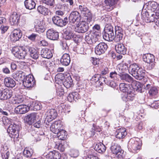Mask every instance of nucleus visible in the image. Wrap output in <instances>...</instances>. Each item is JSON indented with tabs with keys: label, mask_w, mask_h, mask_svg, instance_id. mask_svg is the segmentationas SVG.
<instances>
[{
	"label": "nucleus",
	"mask_w": 159,
	"mask_h": 159,
	"mask_svg": "<svg viewBox=\"0 0 159 159\" xmlns=\"http://www.w3.org/2000/svg\"><path fill=\"white\" fill-rule=\"evenodd\" d=\"M134 98V94L132 92H127L122 97V98L124 101H132Z\"/></svg>",
	"instance_id": "nucleus-32"
},
{
	"label": "nucleus",
	"mask_w": 159,
	"mask_h": 159,
	"mask_svg": "<svg viewBox=\"0 0 159 159\" xmlns=\"http://www.w3.org/2000/svg\"><path fill=\"white\" fill-rule=\"evenodd\" d=\"M56 93L57 96L61 97L63 96L64 93V90L61 88V87L59 86L57 89Z\"/></svg>",
	"instance_id": "nucleus-56"
},
{
	"label": "nucleus",
	"mask_w": 159,
	"mask_h": 159,
	"mask_svg": "<svg viewBox=\"0 0 159 159\" xmlns=\"http://www.w3.org/2000/svg\"><path fill=\"white\" fill-rule=\"evenodd\" d=\"M24 73L21 71H17L12 75L14 79L18 81L22 80L23 76H24Z\"/></svg>",
	"instance_id": "nucleus-36"
},
{
	"label": "nucleus",
	"mask_w": 159,
	"mask_h": 159,
	"mask_svg": "<svg viewBox=\"0 0 159 159\" xmlns=\"http://www.w3.org/2000/svg\"><path fill=\"white\" fill-rule=\"evenodd\" d=\"M93 33H87L85 34V40L89 44H92V40H91V38H93Z\"/></svg>",
	"instance_id": "nucleus-46"
},
{
	"label": "nucleus",
	"mask_w": 159,
	"mask_h": 159,
	"mask_svg": "<svg viewBox=\"0 0 159 159\" xmlns=\"http://www.w3.org/2000/svg\"><path fill=\"white\" fill-rule=\"evenodd\" d=\"M70 155L72 157H76L79 155V152L77 150L71 149L70 150Z\"/></svg>",
	"instance_id": "nucleus-55"
},
{
	"label": "nucleus",
	"mask_w": 159,
	"mask_h": 159,
	"mask_svg": "<svg viewBox=\"0 0 159 159\" xmlns=\"http://www.w3.org/2000/svg\"><path fill=\"white\" fill-rule=\"evenodd\" d=\"M145 75V70L141 67L139 68L136 72L133 75L135 79L138 80H141L143 79Z\"/></svg>",
	"instance_id": "nucleus-22"
},
{
	"label": "nucleus",
	"mask_w": 159,
	"mask_h": 159,
	"mask_svg": "<svg viewBox=\"0 0 159 159\" xmlns=\"http://www.w3.org/2000/svg\"><path fill=\"white\" fill-rule=\"evenodd\" d=\"M23 154L24 156L27 157H30L32 155V153L30 151L25 149L23 152Z\"/></svg>",
	"instance_id": "nucleus-59"
},
{
	"label": "nucleus",
	"mask_w": 159,
	"mask_h": 159,
	"mask_svg": "<svg viewBox=\"0 0 159 159\" xmlns=\"http://www.w3.org/2000/svg\"><path fill=\"white\" fill-rule=\"evenodd\" d=\"M111 149L113 153L115 154V157L121 159L124 157L123 151L121 149L120 146L116 143H112Z\"/></svg>",
	"instance_id": "nucleus-5"
},
{
	"label": "nucleus",
	"mask_w": 159,
	"mask_h": 159,
	"mask_svg": "<svg viewBox=\"0 0 159 159\" xmlns=\"http://www.w3.org/2000/svg\"><path fill=\"white\" fill-rule=\"evenodd\" d=\"M24 4L25 7L30 10L34 8L36 6L35 3L33 0H26Z\"/></svg>",
	"instance_id": "nucleus-35"
},
{
	"label": "nucleus",
	"mask_w": 159,
	"mask_h": 159,
	"mask_svg": "<svg viewBox=\"0 0 159 159\" xmlns=\"http://www.w3.org/2000/svg\"><path fill=\"white\" fill-rule=\"evenodd\" d=\"M143 87V85L140 83L136 82L134 89L138 92L142 93L144 91V89L142 88Z\"/></svg>",
	"instance_id": "nucleus-42"
},
{
	"label": "nucleus",
	"mask_w": 159,
	"mask_h": 159,
	"mask_svg": "<svg viewBox=\"0 0 159 159\" xmlns=\"http://www.w3.org/2000/svg\"><path fill=\"white\" fill-rule=\"evenodd\" d=\"M94 149L98 152L101 153L105 152L106 147L102 143H100L96 144Z\"/></svg>",
	"instance_id": "nucleus-34"
},
{
	"label": "nucleus",
	"mask_w": 159,
	"mask_h": 159,
	"mask_svg": "<svg viewBox=\"0 0 159 159\" xmlns=\"http://www.w3.org/2000/svg\"><path fill=\"white\" fill-rule=\"evenodd\" d=\"M81 21L75 23L76 26L75 27V31L79 33H84L87 31L89 29V24L91 25L92 21L88 23V20Z\"/></svg>",
	"instance_id": "nucleus-3"
},
{
	"label": "nucleus",
	"mask_w": 159,
	"mask_h": 159,
	"mask_svg": "<svg viewBox=\"0 0 159 159\" xmlns=\"http://www.w3.org/2000/svg\"><path fill=\"white\" fill-rule=\"evenodd\" d=\"M116 81V80H115L108 81L107 79H105L104 80V81L105 83H106L108 85L112 88L115 87L117 85Z\"/></svg>",
	"instance_id": "nucleus-48"
},
{
	"label": "nucleus",
	"mask_w": 159,
	"mask_h": 159,
	"mask_svg": "<svg viewBox=\"0 0 159 159\" xmlns=\"http://www.w3.org/2000/svg\"><path fill=\"white\" fill-rule=\"evenodd\" d=\"M57 116V113L56 111L53 109L50 110L49 114L47 116L48 118H50L51 121L53 119L56 118Z\"/></svg>",
	"instance_id": "nucleus-41"
},
{
	"label": "nucleus",
	"mask_w": 159,
	"mask_h": 159,
	"mask_svg": "<svg viewBox=\"0 0 159 159\" xmlns=\"http://www.w3.org/2000/svg\"><path fill=\"white\" fill-rule=\"evenodd\" d=\"M103 38L106 40L112 41L115 39V35L113 32V27L110 25H107L103 34Z\"/></svg>",
	"instance_id": "nucleus-4"
},
{
	"label": "nucleus",
	"mask_w": 159,
	"mask_h": 159,
	"mask_svg": "<svg viewBox=\"0 0 159 159\" xmlns=\"http://www.w3.org/2000/svg\"><path fill=\"white\" fill-rule=\"evenodd\" d=\"M55 147L61 152L64 151L65 150V146L61 143L56 144Z\"/></svg>",
	"instance_id": "nucleus-54"
},
{
	"label": "nucleus",
	"mask_w": 159,
	"mask_h": 159,
	"mask_svg": "<svg viewBox=\"0 0 159 159\" xmlns=\"http://www.w3.org/2000/svg\"><path fill=\"white\" fill-rule=\"evenodd\" d=\"M22 36V33L21 30L19 29L14 30L12 32V37L13 40L16 41L19 40Z\"/></svg>",
	"instance_id": "nucleus-28"
},
{
	"label": "nucleus",
	"mask_w": 159,
	"mask_h": 159,
	"mask_svg": "<svg viewBox=\"0 0 159 159\" xmlns=\"http://www.w3.org/2000/svg\"><path fill=\"white\" fill-rule=\"evenodd\" d=\"M148 93L150 95L152 96H154L158 93V90L156 87H151L149 90Z\"/></svg>",
	"instance_id": "nucleus-49"
},
{
	"label": "nucleus",
	"mask_w": 159,
	"mask_h": 159,
	"mask_svg": "<svg viewBox=\"0 0 159 159\" xmlns=\"http://www.w3.org/2000/svg\"><path fill=\"white\" fill-rule=\"evenodd\" d=\"M70 61V58L69 54H64L60 59L61 63L63 66H68Z\"/></svg>",
	"instance_id": "nucleus-24"
},
{
	"label": "nucleus",
	"mask_w": 159,
	"mask_h": 159,
	"mask_svg": "<svg viewBox=\"0 0 159 159\" xmlns=\"http://www.w3.org/2000/svg\"><path fill=\"white\" fill-rule=\"evenodd\" d=\"M64 76L62 74H58L55 77V82L56 83L59 84L63 82V79L64 78Z\"/></svg>",
	"instance_id": "nucleus-45"
},
{
	"label": "nucleus",
	"mask_w": 159,
	"mask_h": 159,
	"mask_svg": "<svg viewBox=\"0 0 159 159\" xmlns=\"http://www.w3.org/2000/svg\"><path fill=\"white\" fill-rule=\"evenodd\" d=\"M118 76L117 73L115 71L111 72L110 74V77L114 80H117Z\"/></svg>",
	"instance_id": "nucleus-58"
},
{
	"label": "nucleus",
	"mask_w": 159,
	"mask_h": 159,
	"mask_svg": "<svg viewBox=\"0 0 159 159\" xmlns=\"http://www.w3.org/2000/svg\"><path fill=\"white\" fill-rule=\"evenodd\" d=\"M109 72V70L107 67H103L101 70V74L102 75H105Z\"/></svg>",
	"instance_id": "nucleus-63"
},
{
	"label": "nucleus",
	"mask_w": 159,
	"mask_h": 159,
	"mask_svg": "<svg viewBox=\"0 0 159 159\" xmlns=\"http://www.w3.org/2000/svg\"><path fill=\"white\" fill-rule=\"evenodd\" d=\"M61 126L60 121H56L52 124L50 127V130L53 133L56 134L60 129Z\"/></svg>",
	"instance_id": "nucleus-20"
},
{
	"label": "nucleus",
	"mask_w": 159,
	"mask_h": 159,
	"mask_svg": "<svg viewBox=\"0 0 159 159\" xmlns=\"http://www.w3.org/2000/svg\"><path fill=\"white\" fill-rule=\"evenodd\" d=\"M30 110V107L25 105H20L15 109V111L16 114H24Z\"/></svg>",
	"instance_id": "nucleus-16"
},
{
	"label": "nucleus",
	"mask_w": 159,
	"mask_h": 159,
	"mask_svg": "<svg viewBox=\"0 0 159 159\" xmlns=\"http://www.w3.org/2000/svg\"><path fill=\"white\" fill-rule=\"evenodd\" d=\"M26 48L27 51L28 50L30 52L31 57L34 59H37L38 58L39 54L35 49L29 46H26Z\"/></svg>",
	"instance_id": "nucleus-31"
},
{
	"label": "nucleus",
	"mask_w": 159,
	"mask_h": 159,
	"mask_svg": "<svg viewBox=\"0 0 159 159\" xmlns=\"http://www.w3.org/2000/svg\"><path fill=\"white\" fill-rule=\"evenodd\" d=\"M121 69V71L120 72V74L119 75L121 80L123 81L128 82L129 83L132 82L133 80V78L128 74H121L120 72H123L124 71V70L122 68Z\"/></svg>",
	"instance_id": "nucleus-23"
},
{
	"label": "nucleus",
	"mask_w": 159,
	"mask_h": 159,
	"mask_svg": "<svg viewBox=\"0 0 159 159\" xmlns=\"http://www.w3.org/2000/svg\"><path fill=\"white\" fill-rule=\"evenodd\" d=\"M37 34H36L33 33L28 37L29 39L32 41H35L36 37L37 36Z\"/></svg>",
	"instance_id": "nucleus-61"
},
{
	"label": "nucleus",
	"mask_w": 159,
	"mask_h": 159,
	"mask_svg": "<svg viewBox=\"0 0 159 159\" xmlns=\"http://www.w3.org/2000/svg\"><path fill=\"white\" fill-rule=\"evenodd\" d=\"M141 68V67L139 66L138 64L136 63H133L129 65V72L133 76L135 72H136L138 69Z\"/></svg>",
	"instance_id": "nucleus-33"
},
{
	"label": "nucleus",
	"mask_w": 159,
	"mask_h": 159,
	"mask_svg": "<svg viewBox=\"0 0 159 159\" xmlns=\"http://www.w3.org/2000/svg\"><path fill=\"white\" fill-rule=\"evenodd\" d=\"M12 95V92L8 89H5L2 91H0V99L6 100L10 98Z\"/></svg>",
	"instance_id": "nucleus-15"
},
{
	"label": "nucleus",
	"mask_w": 159,
	"mask_h": 159,
	"mask_svg": "<svg viewBox=\"0 0 159 159\" xmlns=\"http://www.w3.org/2000/svg\"><path fill=\"white\" fill-rule=\"evenodd\" d=\"M46 36L48 38L52 40H57L59 38L58 33L52 29L48 30L46 32Z\"/></svg>",
	"instance_id": "nucleus-17"
},
{
	"label": "nucleus",
	"mask_w": 159,
	"mask_h": 159,
	"mask_svg": "<svg viewBox=\"0 0 159 159\" xmlns=\"http://www.w3.org/2000/svg\"><path fill=\"white\" fill-rule=\"evenodd\" d=\"M80 98V96L77 92H74L69 93L67 97L68 101L71 102L73 101H75Z\"/></svg>",
	"instance_id": "nucleus-29"
},
{
	"label": "nucleus",
	"mask_w": 159,
	"mask_h": 159,
	"mask_svg": "<svg viewBox=\"0 0 159 159\" xmlns=\"http://www.w3.org/2000/svg\"><path fill=\"white\" fill-rule=\"evenodd\" d=\"M107 47V45L105 43H100L95 48V53L96 54L100 55L105 52Z\"/></svg>",
	"instance_id": "nucleus-13"
},
{
	"label": "nucleus",
	"mask_w": 159,
	"mask_h": 159,
	"mask_svg": "<svg viewBox=\"0 0 159 159\" xmlns=\"http://www.w3.org/2000/svg\"><path fill=\"white\" fill-rule=\"evenodd\" d=\"M116 137L119 139L123 138L127 134L126 129L124 128L117 129L116 132Z\"/></svg>",
	"instance_id": "nucleus-26"
},
{
	"label": "nucleus",
	"mask_w": 159,
	"mask_h": 159,
	"mask_svg": "<svg viewBox=\"0 0 159 159\" xmlns=\"http://www.w3.org/2000/svg\"><path fill=\"white\" fill-rule=\"evenodd\" d=\"M11 52L16 57L19 59H23L26 55L27 49L26 47L16 46L12 48Z\"/></svg>",
	"instance_id": "nucleus-2"
},
{
	"label": "nucleus",
	"mask_w": 159,
	"mask_h": 159,
	"mask_svg": "<svg viewBox=\"0 0 159 159\" xmlns=\"http://www.w3.org/2000/svg\"><path fill=\"white\" fill-rule=\"evenodd\" d=\"M119 0H105L104 1L105 4L106 5L110 7L114 5Z\"/></svg>",
	"instance_id": "nucleus-52"
},
{
	"label": "nucleus",
	"mask_w": 159,
	"mask_h": 159,
	"mask_svg": "<svg viewBox=\"0 0 159 159\" xmlns=\"http://www.w3.org/2000/svg\"><path fill=\"white\" fill-rule=\"evenodd\" d=\"M79 8L81 12L83 14H84L85 20H88V22H91L92 21V16L88 9L85 6L82 5H80Z\"/></svg>",
	"instance_id": "nucleus-10"
},
{
	"label": "nucleus",
	"mask_w": 159,
	"mask_h": 159,
	"mask_svg": "<svg viewBox=\"0 0 159 159\" xmlns=\"http://www.w3.org/2000/svg\"><path fill=\"white\" fill-rule=\"evenodd\" d=\"M61 157V154L55 151L50 152L47 155L48 159H60Z\"/></svg>",
	"instance_id": "nucleus-27"
},
{
	"label": "nucleus",
	"mask_w": 159,
	"mask_h": 159,
	"mask_svg": "<svg viewBox=\"0 0 159 159\" xmlns=\"http://www.w3.org/2000/svg\"><path fill=\"white\" fill-rule=\"evenodd\" d=\"M155 14H152L151 16H149L148 21H147V23L150 22H157V21L158 20V19L156 18Z\"/></svg>",
	"instance_id": "nucleus-57"
},
{
	"label": "nucleus",
	"mask_w": 159,
	"mask_h": 159,
	"mask_svg": "<svg viewBox=\"0 0 159 159\" xmlns=\"http://www.w3.org/2000/svg\"><path fill=\"white\" fill-rule=\"evenodd\" d=\"M9 28V26L6 25H2L1 27V33L2 34L5 33Z\"/></svg>",
	"instance_id": "nucleus-60"
},
{
	"label": "nucleus",
	"mask_w": 159,
	"mask_h": 159,
	"mask_svg": "<svg viewBox=\"0 0 159 159\" xmlns=\"http://www.w3.org/2000/svg\"><path fill=\"white\" fill-rule=\"evenodd\" d=\"M69 19L70 22L73 23H77L81 21V16L80 13L77 11L72 12L69 17Z\"/></svg>",
	"instance_id": "nucleus-11"
},
{
	"label": "nucleus",
	"mask_w": 159,
	"mask_h": 159,
	"mask_svg": "<svg viewBox=\"0 0 159 159\" xmlns=\"http://www.w3.org/2000/svg\"><path fill=\"white\" fill-rule=\"evenodd\" d=\"M141 145V142L139 138H134L130 139L128 143V146L129 148L136 151L140 149Z\"/></svg>",
	"instance_id": "nucleus-7"
},
{
	"label": "nucleus",
	"mask_w": 159,
	"mask_h": 159,
	"mask_svg": "<svg viewBox=\"0 0 159 159\" xmlns=\"http://www.w3.org/2000/svg\"><path fill=\"white\" fill-rule=\"evenodd\" d=\"M146 5L147 6L148 9L152 11L155 12L156 17L159 18V4L154 1H150L146 3Z\"/></svg>",
	"instance_id": "nucleus-8"
},
{
	"label": "nucleus",
	"mask_w": 159,
	"mask_h": 159,
	"mask_svg": "<svg viewBox=\"0 0 159 159\" xmlns=\"http://www.w3.org/2000/svg\"><path fill=\"white\" fill-rule=\"evenodd\" d=\"M20 19V16L16 12H13L10 16L9 21L11 25H17L19 22Z\"/></svg>",
	"instance_id": "nucleus-18"
},
{
	"label": "nucleus",
	"mask_w": 159,
	"mask_h": 159,
	"mask_svg": "<svg viewBox=\"0 0 159 159\" xmlns=\"http://www.w3.org/2000/svg\"><path fill=\"white\" fill-rule=\"evenodd\" d=\"M4 82L5 85L8 87L12 88L16 85L15 81L10 77H7L4 79Z\"/></svg>",
	"instance_id": "nucleus-30"
},
{
	"label": "nucleus",
	"mask_w": 159,
	"mask_h": 159,
	"mask_svg": "<svg viewBox=\"0 0 159 159\" xmlns=\"http://www.w3.org/2000/svg\"><path fill=\"white\" fill-rule=\"evenodd\" d=\"M34 108L35 110H39L41 109V104L39 102L35 103L34 105Z\"/></svg>",
	"instance_id": "nucleus-64"
},
{
	"label": "nucleus",
	"mask_w": 159,
	"mask_h": 159,
	"mask_svg": "<svg viewBox=\"0 0 159 159\" xmlns=\"http://www.w3.org/2000/svg\"><path fill=\"white\" fill-rule=\"evenodd\" d=\"M20 129V125L15 123L10 124L7 129V131L10 134V137L13 139L14 142L18 140V138L19 136Z\"/></svg>",
	"instance_id": "nucleus-1"
},
{
	"label": "nucleus",
	"mask_w": 159,
	"mask_h": 159,
	"mask_svg": "<svg viewBox=\"0 0 159 159\" xmlns=\"http://www.w3.org/2000/svg\"><path fill=\"white\" fill-rule=\"evenodd\" d=\"M37 10L39 12L43 15H45L48 13V9L43 6H39L38 7Z\"/></svg>",
	"instance_id": "nucleus-44"
},
{
	"label": "nucleus",
	"mask_w": 159,
	"mask_h": 159,
	"mask_svg": "<svg viewBox=\"0 0 159 159\" xmlns=\"http://www.w3.org/2000/svg\"><path fill=\"white\" fill-rule=\"evenodd\" d=\"M143 59L147 63V66L149 69L153 68L155 66L154 56L150 53H147L143 55Z\"/></svg>",
	"instance_id": "nucleus-6"
},
{
	"label": "nucleus",
	"mask_w": 159,
	"mask_h": 159,
	"mask_svg": "<svg viewBox=\"0 0 159 159\" xmlns=\"http://www.w3.org/2000/svg\"><path fill=\"white\" fill-rule=\"evenodd\" d=\"M38 120V116L37 113H32L24 117V120L27 123L31 125L36 122Z\"/></svg>",
	"instance_id": "nucleus-9"
},
{
	"label": "nucleus",
	"mask_w": 159,
	"mask_h": 159,
	"mask_svg": "<svg viewBox=\"0 0 159 159\" xmlns=\"http://www.w3.org/2000/svg\"><path fill=\"white\" fill-rule=\"evenodd\" d=\"M52 20L55 24L61 27L62 26V19H61L58 16H55L52 18Z\"/></svg>",
	"instance_id": "nucleus-38"
},
{
	"label": "nucleus",
	"mask_w": 159,
	"mask_h": 159,
	"mask_svg": "<svg viewBox=\"0 0 159 159\" xmlns=\"http://www.w3.org/2000/svg\"><path fill=\"white\" fill-rule=\"evenodd\" d=\"M119 88L120 90L124 93L128 92L130 89L128 84L124 83H122L120 84Z\"/></svg>",
	"instance_id": "nucleus-40"
},
{
	"label": "nucleus",
	"mask_w": 159,
	"mask_h": 159,
	"mask_svg": "<svg viewBox=\"0 0 159 159\" xmlns=\"http://www.w3.org/2000/svg\"><path fill=\"white\" fill-rule=\"evenodd\" d=\"M24 101V99L21 96L16 97L13 101V103L15 104H19L22 103Z\"/></svg>",
	"instance_id": "nucleus-50"
},
{
	"label": "nucleus",
	"mask_w": 159,
	"mask_h": 159,
	"mask_svg": "<svg viewBox=\"0 0 159 159\" xmlns=\"http://www.w3.org/2000/svg\"><path fill=\"white\" fill-rule=\"evenodd\" d=\"M149 16V15L148 11H145L144 12H142V18L145 22L147 23V21H148Z\"/></svg>",
	"instance_id": "nucleus-51"
},
{
	"label": "nucleus",
	"mask_w": 159,
	"mask_h": 159,
	"mask_svg": "<svg viewBox=\"0 0 159 159\" xmlns=\"http://www.w3.org/2000/svg\"><path fill=\"white\" fill-rule=\"evenodd\" d=\"M115 48L117 53L123 55L126 54V49L123 44L118 43L116 45Z\"/></svg>",
	"instance_id": "nucleus-25"
},
{
	"label": "nucleus",
	"mask_w": 159,
	"mask_h": 159,
	"mask_svg": "<svg viewBox=\"0 0 159 159\" xmlns=\"http://www.w3.org/2000/svg\"><path fill=\"white\" fill-rule=\"evenodd\" d=\"M151 107L155 108H157L159 107V100L155 101L151 104Z\"/></svg>",
	"instance_id": "nucleus-62"
},
{
	"label": "nucleus",
	"mask_w": 159,
	"mask_h": 159,
	"mask_svg": "<svg viewBox=\"0 0 159 159\" xmlns=\"http://www.w3.org/2000/svg\"><path fill=\"white\" fill-rule=\"evenodd\" d=\"M92 36H93V37L91 38V40H92V44L95 43L100 39V37L98 35L96 34L93 33Z\"/></svg>",
	"instance_id": "nucleus-53"
},
{
	"label": "nucleus",
	"mask_w": 159,
	"mask_h": 159,
	"mask_svg": "<svg viewBox=\"0 0 159 159\" xmlns=\"http://www.w3.org/2000/svg\"><path fill=\"white\" fill-rule=\"evenodd\" d=\"M40 55L42 57L47 59H50L52 57V51L47 48L42 49L40 51Z\"/></svg>",
	"instance_id": "nucleus-19"
},
{
	"label": "nucleus",
	"mask_w": 159,
	"mask_h": 159,
	"mask_svg": "<svg viewBox=\"0 0 159 159\" xmlns=\"http://www.w3.org/2000/svg\"><path fill=\"white\" fill-rule=\"evenodd\" d=\"M65 80L63 84L66 88H70L72 84L73 80L69 74H67L64 75Z\"/></svg>",
	"instance_id": "nucleus-21"
},
{
	"label": "nucleus",
	"mask_w": 159,
	"mask_h": 159,
	"mask_svg": "<svg viewBox=\"0 0 159 159\" xmlns=\"http://www.w3.org/2000/svg\"><path fill=\"white\" fill-rule=\"evenodd\" d=\"M34 83V76L31 75L26 76L23 80V84L27 88L33 86Z\"/></svg>",
	"instance_id": "nucleus-12"
},
{
	"label": "nucleus",
	"mask_w": 159,
	"mask_h": 159,
	"mask_svg": "<svg viewBox=\"0 0 159 159\" xmlns=\"http://www.w3.org/2000/svg\"><path fill=\"white\" fill-rule=\"evenodd\" d=\"M65 34L66 38V39H73V40L75 42L78 41V36L76 34H74L73 32H65Z\"/></svg>",
	"instance_id": "nucleus-39"
},
{
	"label": "nucleus",
	"mask_w": 159,
	"mask_h": 159,
	"mask_svg": "<svg viewBox=\"0 0 159 159\" xmlns=\"http://www.w3.org/2000/svg\"><path fill=\"white\" fill-rule=\"evenodd\" d=\"M34 27L38 32L43 33L44 32L45 26L44 21L36 20L34 23Z\"/></svg>",
	"instance_id": "nucleus-14"
},
{
	"label": "nucleus",
	"mask_w": 159,
	"mask_h": 159,
	"mask_svg": "<svg viewBox=\"0 0 159 159\" xmlns=\"http://www.w3.org/2000/svg\"><path fill=\"white\" fill-rule=\"evenodd\" d=\"M94 150H89L88 152V155L85 159H99V158L95 155V153H93Z\"/></svg>",
	"instance_id": "nucleus-43"
},
{
	"label": "nucleus",
	"mask_w": 159,
	"mask_h": 159,
	"mask_svg": "<svg viewBox=\"0 0 159 159\" xmlns=\"http://www.w3.org/2000/svg\"><path fill=\"white\" fill-rule=\"evenodd\" d=\"M123 32L116 33L115 39L113 40L116 42H118L121 40L123 38Z\"/></svg>",
	"instance_id": "nucleus-47"
},
{
	"label": "nucleus",
	"mask_w": 159,
	"mask_h": 159,
	"mask_svg": "<svg viewBox=\"0 0 159 159\" xmlns=\"http://www.w3.org/2000/svg\"><path fill=\"white\" fill-rule=\"evenodd\" d=\"M57 136L58 139L60 140H64L67 137L66 132L63 129H60L57 133Z\"/></svg>",
	"instance_id": "nucleus-37"
}]
</instances>
